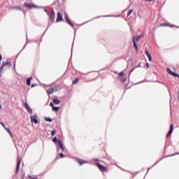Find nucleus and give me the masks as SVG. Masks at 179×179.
<instances>
[{"label":"nucleus","mask_w":179,"mask_h":179,"mask_svg":"<svg viewBox=\"0 0 179 179\" xmlns=\"http://www.w3.org/2000/svg\"><path fill=\"white\" fill-rule=\"evenodd\" d=\"M56 15H55V10H51L50 17H49V22L50 24H53L55 22Z\"/></svg>","instance_id":"obj_1"},{"label":"nucleus","mask_w":179,"mask_h":179,"mask_svg":"<svg viewBox=\"0 0 179 179\" xmlns=\"http://www.w3.org/2000/svg\"><path fill=\"white\" fill-rule=\"evenodd\" d=\"M96 166L99 168V169L101 172H108V169L106 166H103L100 163H96Z\"/></svg>","instance_id":"obj_2"},{"label":"nucleus","mask_w":179,"mask_h":179,"mask_svg":"<svg viewBox=\"0 0 179 179\" xmlns=\"http://www.w3.org/2000/svg\"><path fill=\"white\" fill-rule=\"evenodd\" d=\"M62 21H64L63 15L62 14V13L57 12V19H56L55 22L58 23V22H61Z\"/></svg>","instance_id":"obj_3"},{"label":"nucleus","mask_w":179,"mask_h":179,"mask_svg":"<svg viewBox=\"0 0 179 179\" xmlns=\"http://www.w3.org/2000/svg\"><path fill=\"white\" fill-rule=\"evenodd\" d=\"M65 19L69 25H70L71 27H74V24L71 21L68 14H65Z\"/></svg>","instance_id":"obj_4"},{"label":"nucleus","mask_w":179,"mask_h":179,"mask_svg":"<svg viewBox=\"0 0 179 179\" xmlns=\"http://www.w3.org/2000/svg\"><path fill=\"white\" fill-rule=\"evenodd\" d=\"M29 118H31V122H34L35 124H37L38 121L37 120L38 118V116L36 115H34L31 117H29Z\"/></svg>","instance_id":"obj_5"},{"label":"nucleus","mask_w":179,"mask_h":179,"mask_svg":"<svg viewBox=\"0 0 179 179\" xmlns=\"http://www.w3.org/2000/svg\"><path fill=\"white\" fill-rule=\"evenodd\" d=\"M24 6L28 9H32L33 8H36V5H34V4H31V3H24Z\"/></svg>","instance_id":"obj_6"},{"label":"nucleus","mask_w":179,"mask_h":179,"mask_svg":"<svg viewBox=\"0 0 179 179\" xmlns=\"http://www.w3.org/2000/svg\"><path fill=\"white\" fill-rule=\"evenodd\" d=\"M173 127H174L173 124H171L170 125V129H169V132L167 133V134H166V138H169V137L173 134Z\"/></svg>","instance_id":"obj_7"},{"label":"nucleus","mask_w":179,"mask_h":179,"mask_svg":"<svg viewBox=\"0 0 179 179\" xmlns=\"http://www.w3.org/2000/svg\"><path fill=\"white\" fill-rule=\"evenodd\" d=\"M10 66H11V64L10 62L3 63L2 67L1 68V70L3 69V68H5V69H8L10 68Z\"/></svg>","instance_id":"obj_8"},{"label":"nucleus","mask_w":179,"mask_h":179,"mask_svg":"<svg viewBox=\"0 0 179 179\" xmlns=\"http://www.w3.org/2000/svg\"><path fill=\"white\" fill-rule=\"evenodd\" d=\"M21 162H22V159H20V157H17V166H16V172L19 171Z\"/></svg>","instance_id":"obj_9"},{"label":"nucleus","mask_w":179,"mask_h":179,"mask_svg":"<svg viewBox=\"0 0 179 179\" xmlns=\"http://www.w3.org/2000/svg\"><path fill=\"white\" fill-rule=\"evenodd\" d=\"M58 146L62 150V152H64V147L63 145V143L61 140H59L58 141Z\"/></svg>","instance_id":"obj_10"},{"label":"nucleus","mask_w":179,"mask_h":179,"mask_svg":"<svg viewBox=\"0 0 179 179\" xmlns=\"http://www.w3.org/2000/svg\"><path fill=\"white\" fill-rule=\"evenodd\" d=\"M58 146L62 150V152H64V147L63 145V143L61 140H59L58 141Z\"/></svg>","instance_id":"obj_11"},{"label":"nucleus","mask_w":179,"mask_h":179,"mask_svg":"<svg viewBox=\"0 0 179 179\" xmlns=\"http://www.w3.org/2000/svg\"><path fill=\"white\" fill-rule=\"evenodd\" d=\"M133 42H134V47L135 48L136 52H138V45L136 44V36H134L133 37Z\"/></svg>","instance_id":"obj_12"},{"label":"nucleus","mask_w":179,"mask_h":179,"mask_svg":"<svg viewBox=\"0 0 179 179\" xmlns=\"http://www.w3.org/2000/svg\"><path fill=\"white\" fill-rule=\"evenodd\" d=\"M78 162L80 164V166L88 163L87 161L83 159H78Z\"/></svg>","instance_id":"obj_13"},{"label":"nucleus","mask_w":179,"mask_h":179,"mask_svg":"<svg viewBox=\"0 0 179 179\" xmlns=\"http://www.w3.org/2000/svg\"><path fill=\"white\" fill-rule=\"evenodd\" d=\"M145 54H146V55L148 57L149 61H150V62H152V56H151L150 52H148V49L145 50Z\"/></svg>","instance_id":"obj_14"},{"label":"nucleus","mask_w":179,"mask_h":179,"mask_svg":"<svg viewBox=\"0 0 179 179\" xmlns=\"http://www.w3.org/2000/svg\"><path fill=\"white\" fill-rule=\"evenodd\" d=\"M145 54H146V55L148 57L149 61H150V62H152V56H151L150 52H148V49L145 50Z\"/></svg>","instance_id":"obj_15"},{"label":"nucleus","mask_w":179,"mask_h":179,"mask_svg":"<svg viewBox=\"0 0 179 179\" xmlns=\"http://www.w3.org/2000/svg\"><path fill=\"white\" fill-rule=\"evenodd\" d=\"M167 73L173 76H177V73L172 72L170 69H167Z\"/></svg>","instance_id":"obj_16"},{"label":"nucleus","mask_w":179,"mask_h":179,"mask_svg":"<svg viewBox=\"0 0 179 179\" xmlns=\"http://www.w3.org/2000/svg\"><path fill=\"white\" fill-rule=\"evenodd\" d=\"M161 27H170L171 28H173L175 26L174 25H169L168 24L166 23H162L160 24Z\"/></svg>","instance_id":"obj_17"},{"label":"nucleus","mask_w":179,"mask_h":179,"mask_svg":"<svg viewBox=\"0 0 179 179\" xmlns=\"http://www.w3.org/2000/svg\"><path fill=\"white\" fill-rule=\"evenodd\" d=\"M33 79L32 77L29 78H27V85L30 86L31 85V81Z\"/></svg>","instance_id":"obj_18"},{"label":"nucleus","mask_w":179,"mask_h":179,"mask_svg":"<svg viewBox=\"0 0 179 179\" xmlns=\"http://www.w3.org/2000/svg\"><path fill=\"white\" fill-rule=\"evenodd\" d=\"M54 92H55V90H54L53 88L48 89V90H47L48 94H52L54 93Z\"/></svg>","instance_id":"obj_19"},{"label":"nucleus","mask_w":179,"mask_h":179,"mask_svg":"<svg viewBox=\"0 0 179 179\" xmlns=\"http://www.w3.org/2000/svg\"><path fill=\"white\" fill-rule=\"evenodd\" d=\"M52 102H53L55 104H57V105H58V104L60 103V101H59V99H54L52 100Z\"/></svg>","instance_id":"obj_20"},{"label":"nucleus","mask_w":179,"mask_h":179,"mask_svg":"<svg viewBox=\"0 0 179 179\" xmlns=\"http://www.w3.org/2000/svg\"><path fill=\"white\" fill-rule=\"evenodd\" d=\"M143 38V35H139L136 37V42H138L141 38Z\"/></svg>","instance_id":"obj_21"},{"label":"nucleus","mask_w":179,"mask_h":179,"mask_svg":"<svg viewBox=\"0 0 179 179\" xmlns=\"http://www.w3.org/2000/svg\"><path fill=\"white\" fill-rule=\"evenodd\" d=\"M6 131L10 134V136L13 138V134L10 131V129L9 128L5 127Z\"/></svg>","instance_id":"obj_22"},{"label":"nucleus","mask_w":179,"mask_h":179,"mask_svg":"<svg viewBox=\"0 0 179 179\" xmlns=\"http://www.w3.org/2000/svg\"><path fill=\"white\" fill-rule=\"evenodd\" d=\"M79 80H80V79L79 78H75V80L73 81V85H76V84H77V83H79Z\"/></svg>","instance_id":"obj_23"},{"label":"nucleus","mask_w":179,"mask_h":179,"mask_svg":"<svg viewBox=\"0 0 179 179\" xmlns=\"http://www.w3.org/2000/svg\"><path fill=\"white\" fill-rule=\"evenodd\" d=\"M45 121H47L48 122H52V119L50 117H45Z\"/></svg>","instance_id":"obj_24"},{"label":"nucleus","mask_w":179,"mask_h":179,"mask_svg":"<svg viewBox=\"0 0 179 179\" xmlns=\"http://www.w3.org/2000/svg\"><path fill=\"white\" fill-rule=\"evenodd\" d=\"M59 108H60L59 107L52 106V110H55V111H58Z\"/></svg>","instance_id":"obj_25"},{"label":"nucleus","mask_w":179,"mask_h":179,"mask_svg":"<svg viewBox=\"0 0 179 179\" xmlns=\"http://www.w3.org/2000/svg\"><path fill=\"white\" fill-rule=\"evenodd\" d=\"M57 134V130H52L51 131V136H54Z\"/></svg>","instance_id":"obj_26"},{"label":"nucleus","mask_w":179,"mask_h":179,"mask_svg":"<svg viewBox=\"0 0 179 179\" xmlns=\"http://www.w3.org/2000/svg\"><path fill=\"white\" fill-rule=\"evenodd\" d=\"M133 12H134L133 9L129 10V13L127 14V17L130 16L132 14Z\"/></svg>","instance_id":"obj_27"},{"label":"nucleus","mask_w":179,"mask_h":179,"mask_svg":"<svg viewBox=\"0 0 179 179\" xmlns=\"http://www.w3.org/2000/svg\"><path fill=\"white\" fill-rule=\"evenodd\" d=\"M24 107H25V109L27 110L30 108L27 103H24Z\"/></svg>","instance_id":"obj_28"},{"label":"nucleus","mask_w":179,"mask_h":179,"mask_svg":"<svg viewBox=\"0 0 179 179\" xmlns=\"http://www.w3.org/2000/svg\"><path fill=\"white\" fill-rule=\"evenodd\" d=\"M27 110H28V113H29V114L33 113V110L30 108V107L28 109H27Z\"/></svg>","instance_id":"obj_29"},{"label":"nucleus","mask_w":179,"mask_h":179,"mask_svg":"<svg viewBox=\"0 0 179 179\" xmlns=\"http://www.w3.org/2000/svg\"><path fill=\"white\" fill-rule=\"evenodd\" d=\"M52 141L54 143H57V138L56 136H55L53 138H52Z\"/></svg>","instance_id":"obj_30"},{"label":"nucleus","mask_w":179,"mask_h":179,"mask_svg":"<svg viewBox=\"0 0 179 179\" xmlns=\"http://www.w3.org/2000/svg\"><path fill=\"white\" fill-rule=\"evenodd\" d=\"M118 76H119L120 77H122V76H124V71L118 74Z\"/></svg>","instance_id":"obj_31"},{"label":"nucleus","mask_w":179,"mask_h":179,"mask_svg":"<svg viewBox=\"0 0 179 179\" xmlns=\"http://www.w3.org/2000/svg\"><path fill=\"white\" fill-rule=\"evenodd\" d=\"M59 157H60V158H64V153H63V152H61V153L59 154Z\"/></svg>","instance_id":"obj_32"},{"label":"nucleus","mask_w":179,"mask_h":179,"mask_svg":"<svg viewBox=\"0 0 179 179\" xmlns=\"http://www.w3.org/2000/svg\"><path fill=\"white\" fill-rule=\"evenodd\" d=\"M0 124H1V125L4 129L6 128V126H5V124H4L3 122H0Z\"/></svg>","instance_id":"obj_33"},{"label":"nucleus","mask_w":179,"mask_h":179,"mask_svg":"<svg viewBox=\"0 0 179 179\" xmlns=\"http://www.w3.org/2000/svg\"><path fill=\"white\" fill-rule=\"evenodd\" d=\"M143 1H144L145 2H152V1H153V0H143Z\"/></svg>","instance_id":"obj_34"},{"label":"nucleus","mask_w":179,"mask_h":179,"mask_svg":"<svg viewBox=\"0 0 179 179\" xmlns=\"http://www.w3.org/2000/svg\"><path fill=\"white\" fill-rule=\"evenodd\" d=\"M50 106L52 107V108H53V107L55 106L52 103H50Z\"/></svg>","instance_id":"obj_35"},{"label":"nucleus","mask_w":179,"mask_h":179,"mask_svg":"<svg viewBox=\"0 0 179 179\" xmlns=\"http://www.w3.org/2000/svg\"><path fill=\"white\" fill-rule=\"evenodd\" d=\"M141 63L138 64V66H136V67H135L136 69H137V68H139V67H141Z\"/></svg>","instance_id":"obj_36"},{"label":"nucleus","mask_w":179,"mask_h":179,"mask_svg":"<svg viewBox=\"0 0 179 179\" xmlns=\"http://www.w3.org/2000/svg\"><path fill=\"white\" fill-rule=\"evenodd\" d=\"M1 59H2V56H1V55H0V64H1Z\"/></svg>","instance_id":"obj_37"},{"label":"nucleus","mask_w":179,"mask_h":179,"mask_svg":"<svg viewBox=\"0 0 179 179\" xmlns=\"http://www.w3.org/2000/svg\"><path fill=\"white\" fill-rule=\"evenodd\" d=\"M150 68V64L148 63H147V69Z\"/></svg>","instance_id":"obj_38"},{"label":"nucleus","mask_w":179,"mask_h":179,"mask_svg":"<svg viewBox=\"0 0 179 179\" xmlns=\"http://www.w3.org/2000/svg\"><path fill=\"white\" fill-rule=\"evenodd\" d=\"M36 85H35V84H32V85H31V87H34Z\"/></svg>","instance_id":"obj_39"},{"label":"nucleus","mask_w":179,"mask_h":179,"mask_svg":"<svg viewBox=\"0 0 179 179\" xmlns=\"http://www.w3.org/2000/svg\"><path fill=\"white\" fill-rule=\"evenodd\" d=\"M17 10H22L21 7H17Z\"/></svg>","instance_id":"obj_40"},{"label":"nucleus","mask_w":179,"mask_h":179,"mask_svg":"<svg viewBox=\"0 0 179 179\" xmlns=\"http://www.w3.org/2000/svg\"><path fill=\"white\" fill-rule=\"evenodd\" d=\"M136 69V67H135L134 69H133L130 71V73H132Z\"/></svg>","instance_id":"obj_41"},{"label":"nucleus","mask_w":179,"mask_h":179,"mask_svg":"<svg viewBox=\"0 0 179 179\" xmlns=\"http://www.w3.org/2000/svg\"><path fill=\"white\" fill-rule=\"evenodd\" d=\"M172 156H175V154L171 155H168L167 157H172Z\"/></svg>","instance_id":"obj_42"},{"label":"nucleus","mask_w":179,"mask_h":179,"mask_svg":"<svg viewBox=\"0 0 179 179\" xmlns=\"http://www.w3.org/2000/svg\"><path fill=\"white\" fill-rule=\"evenodd\" d=\"M175 77L179 78V75L176 74V76H174Z\"/></svg>","instance_id":"obj_43"},{"label":"nucleus","mask_w":179,"mask_h":179,"mask_svg":"<svg viewBox=\"0 0 179 179\" xmlns=\"http://www.w3.org/2000/svg\"><path fill=\"white\" fill-rule=\"evenodd\" d=\"M31 179H38L37 178H30Z\"/></svg>","instance_id":"obj_44"},{"label":"nucleus","mask_w":179,"mask_h":179,"mask_svg":"<svg viewBox=\"0 0 179 179\" xmlns=\"http://www.w3.org/2000/svg\"><path fill=\"white\" fill-rule=\"evenodd\" d=\"M126 80H127L126 78H125V79H124V80H123V82H125V81H126Z\"/></svg>","instance_id":"obj_45"},{"label":"nucleus","mask_w":179,"mask_h":179,"mask_svg":"<svg viewBox=\"0 0 179 179\" xmlns=\"http://www.w3.org/2000/svg\"><path fill=\"white\" fill-rule=\"evenodd\" d=\"M1 104H0V110H1Z\"/></svg>","instance_id":"obj_46"},{"label":"nucleus","mask_w":179,"mask_h":179,"mask_svg":"<svg viewBox=\"0 0 179 179\" xmlns=\"http://www.w3.org/2000/svg\"><path fill=\"white\" fill-rule=\"evenodd\" d=\"M178 101H179V97H178Z\"/></svg>","instance_id":"obj_47"}]
</instances>
